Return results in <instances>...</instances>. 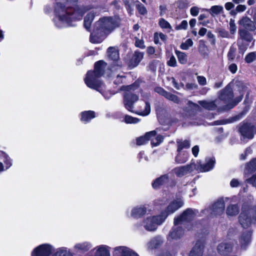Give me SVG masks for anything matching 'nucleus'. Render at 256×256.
I'll use <instances>...</instances> for the list:
<instances>
[{"label": "nucleus", "instance_id": "nucleus-1", "mask_svg": "<svg viewBox=\"0 0 256 256\" xmlns=\"http://www.w3.org/2000/svg\"><path fill=\"white\" fill-rule=\"evenodd\" d=\"M154 206L158 209H161L165 206L164 210L161 211L160 214L153 216L148 217L143 222L144 228L150 232L155 231L158 226L161 225L169 215L176 212L184 204L183 200L180 198H176L170 202L166 198H158L153 202Z\"/></svg>", "mask_w": 256, "mask_h": 256}, {"label": "nucleus", "instance_id": "nucleus-2", "mask_svg": "<svg viewBox=\"0 0 256 256\" xmlns=\"http://www.w3.org/2000/svg\"><path fill=\"white\" fill-rule=\"evenodd\" d=\"M87 10L84 8L78 6L66 8L62 4L57 2L54 6L55 17L53 20L58 28L73 26L72 22L82 20Z\"/></svg>", "mask_w": 256, "mask_h": 256}, {"label": "nucleus", "instance_id": "nucleus-3", "mask_svg": "<svg viewBox=\"0 0 256 256\" xmlns=\"http://www.w3.org/2000/svg\"><path fill=\"white\" fill-rule=\"evenodd\" d=\"M106 64L103 60H99L94 64V71H88L84 78L86 86L100 92L106 100L110 99L113 94L110 92L104 91L105 86L98 78L104 74Z\"/></svg>", "mask_w": 256, "mask_h": 256}, {"label": "nucleus", "instance_id": "nucleus-4", "mask_svg": "<svg viewBox=\"0 0 256 256\" xmlns=\"http://www.w3.org/2000/svg\"><path fill=\"white\" fill-rule=\"evenodd\" d=\"M246 91V100L248 98L249 92L246 86H242V89L239 90L240 96L235 98H234V93L232 88L227 86L224 88L220 91L218 93L219 102L220 100L224 102L226 104L222 106H219V110H230L234 108L242 99L244 92Z\"/></svg>", "mask_w": 256, "mask_h": 256}, {"label": "nucleus", "instance_id": "nucleus-5", "mask_svg": "<svg viewBox=\"0 0 256 256\" xmlns=\"http://www.w3.org/2000/svg\"><path fill=\"white\" fill-rule=\"evenodd\" d=\"M238 219L240 225L244 228H248L252 224H256V206L250 207L242 206Z\"/></svg>", "mask_w": 256, "mask_h": 256}, {"label": "nucleus", "instance_id": "nucleus-6", "mask_svg": "<svg viewBox=\"0 0 256 256\" xmlns=\"http://www.w3.org/2000/svg\"><path fill=\"white\" fill-rule=\"evenodd\" d=\"M137 88L135 85L122 86V90L125 91L124 95V104L125 108L130 112L132 110L134 104L138 100V96L134 92Z\"/></svg>", "mask_w": 256, "mask_h": 256}, {"label": "nucleus", "instance_id": "nucleus-7", "mask_svg": "<svg viewBox=\"0 0 256 256\" xmlns=\"http://www.w3.org/2000/svg\"><path fill=\"white\" fill-rule=\"evenodd\" d=\"M94 26L96 30L106 36L118 26V22L116 19L111 17L103 18L98 21Z\"/></svg>", "mask_w": 256, "mask_h": 256}, {"label": "nucleus", "instance_id": "nucleus-8", "mask_svg": "<svg viewBox=\"0 0 256 256\" xmlns=\"http://www.w3.org/2000/svg\"><path fill=\"white\" fill-rule=\"evenodd\" d=\"M224 200L223 198H220L212 204L208 208L202 210V213L203 214H210L212 216H220L224 213Z\"/></svg>", "mask_w": 256, "mask_h": 256}, {"label": "nucleus", "instance_id": "nucleus-9", "mask_svg": "<svg viewBox=\"0 0 256 256\" xmlns=\"http://www.w3.org/2000/svg\"><path fill=\"white\" fill-rule=\"evenodd\" d=\"M234 244V242L232 240H226L222 242L217 247L218 252L222 256L235 254Z\"/></svg>", "mask_w": 256, "mask_h": 256}, {"label": "nucleus", "instance_id": "nucleus-10", "mask_svg": "<svg viewBox=\"0 0 256 256\" xmlns=\"http://www.w3.org/2000/svg\"><path fill=\"white\" fill-rule=\"evenodd\" d=\"M216 160L214 157L207 158L204 164L198 162L195 164L194 162V170L201 172H208L213 169Z\"/></svg>", "mask_w": 256, "mask_h": 256}, {"label": "nucleus", "instance_id": "nucleus-11", "mask_svg": "<svg viewBox=\"0 0 256 256\" xmlns=\"http://www.w3.org/2000/svg\"><path fill=\"white\" fill-rule=\"evenodd\" d=\"M197 210L190 208L186 210L179 216L174 219V224H180L181 223L192 220L198 214Z\"/></svg>", "mask_w": 256, "mask_h": 256}, {"label": "nucleus", "instance_id": "nucleus-12", "mask_svg": "<svg viewBox=\"0 0 256 256\" xmlns=\"http://www.w3.org/2000/svg\"><path fill=\"white\" fill-rule=\"evenodd\" d=\"M194 170V162L192 160L190 164L174 168L172 170L171 172L177 177L182 178Z\"/></svg>", "mask_w": 256, "mask_h": 256}, {"label": "nucleus", "instance_id": "nucleus-13", "mask_svg": "<svg viewBox=\"0 0 256 256\" xmlns=\"http://www.w3.org/2000/svg\"><path fill=\"white\" fill-rule=\"evenodd\" d=\"M54 250V248L52 245L42 244L34 250L32 256H49Z\"/></svg>", "mask_w": 256, "mask_h": 256}, {"label": "nucleus", "instance_id": "nucleus-14", "mask_svg": "<svg viewBox=\"0 0 256 256\" xmlns=\"http://www.w3.org/2000/svg\"><path fill=\"white\" fill-rule=\"evenodd\" d=\"M254 127L248 123H241L239 124L238 132L244 138L252 139L254 137Z\"/></svg>", "mask_w": 256, "mask_h": 256}, {"label": "nucleus", "instance_id": "nucleus-15", "mask_svg": "<svg viewBox=\"0 0 256 256\" xmlns=\"http://www.w3.org/2000/svg\"><path fill=\"white\" fill-rule=\"evenodd\" d=\"M114 256H138L130 248L124 246L116 247L113 253Z\"/></svg>", "mask_w": 256, "mask_h": 256}, {"label": "nucleus", "instance_id": "nucleus-16", "mask_svg": "<svg viewBox=\"0 0 256 256\" xmlns=\"http://www.w3.org/2000/svg\"><path fill=\"white\" fill-rule=\"evenodd\" d=\"M204 248V240H198L190 252V256H202Z\"/></svg>", "mask_w": 256, "mask_h": 256}, {"label": "nucleus", "instance_id": "nucleus-17", "mask_svg": "<svg viewBox=\"0 0 256 256\" xmlns=\"http://www.w3.org/2000/svg\"><path fill=\"white\" fill-rule=\"evenodd\" d=\"M184 234V231L182 227L179 224H174L168 234V238L178 240L183 236Z\"/></svg>", "mask_w": 256, "mask_h": 256}, {"label": "nucleus", "instance_id": "nucleus-18", "mask_svg": "<svg viewBox=\"0 0 256 256\" xmlns=\"http://www.w3.org/2000/svg\"><path fill=\"white\" fill-rule=\"evenodd\" d=\"M144 53L138 50H136L129 62V66L132 68L138 65L144 58Z\"/></svg>", "mask_w": 256, "mask_h": 256}, {"label": "nucleus", "instance_id": "nucleus-19", "mask_svg": "<svg viewBox=\"0 0 256 256\" xmlns=\"http://www.w3.org/2000/svg\"><path fill=\"white\" fill-rule=\"evenodd\" d=\"M198 103L204 108L209 110H219V100H216L214 101H207V100H199Z\"/></svg>", "mask_w": 256, "mask_h": 256}, {"label": "nucleus", "instance_id": "nucleus-20", "mask_svg": "<svg viewBox=\"0 0 256 256\" xmlns=\"http://www.w3.org/2000/svg\"><path fill=\"white\" fill-rule=\"evenodd\" d=\"M0 160L4 162L6 170L10 168L12 165V160L3 151H0ZM4 170V166L2 162H0V172Z\"/></svg>", "mask_w": 256, "mask_h": 256}, {"label": "nucleus", "instance_id": "nucleus-21", "mask_svg": "<svg viewBox=\"0 0 256 256\" xmlns=\"http://www.w3.org/2000/svg\"><path fill=\"white\" fill-rule=\"evenodd\" d=\"M106 36V35L103 34L102 32L96 30L94 26V32L90 36V42L94 44L100 43L104 40Z\"/></svg>", "mask_w": 256, "mask_h": 256}, {"label": "nucleus", "instance_id": "nucleus-22", "mask_svg": "<svg viewBox=\"0 0 256 256\" xmlns=\"http://www.w3.org/2000/svg\"><path fill=\"white\" fill-rule=\"evenodd\" d=\"M252 232L250 230L244 232L240 238L242 248H244L251 242Z\"/></svg>", "mask_w": 256, "mask_h": 256}, {"label": "nucleus", "instance_id": "nucleus-23", "mask_svg": "<svg viewBox=\"0 0 256 256\" xmlns=\"http://www.w3.org/2000/svg\"><path fill=\"white\" fill-rule=\"evenodd\" d=\"M163 242L162 238L160 236H157L150 240L147 244V246L149 249H154L160 246Z\"/></svg>", "mask_w": 256, "mask_h": 256}, {"label": "nucleus", "instance_id": "nucleus-24", "mask_svg": "<svg viewBox=\"0 0 256 256\" xmlns=\"http://www.w3.org/2000/svg\"><path fill=\"white\" fill-rule=\"evenodd\" d=\"M256 170V158H252L246 164L244 170V176L248 177L251 174L255 173Z\"/></svg>", "mask_w": 256, "mask_h": 256}, {"label": "nucleus", "instance_id": "nucleus-25", "mask_svg": "<svg viewBox=\"0 0 256 256\" xmlns=\"http://www.w3.org/2000/svg\"><path fill=\"white\" fill-rule=\"evenodd\" d=\"M156 131L152 130L146 132L144 136H140L136 138V144L138 146L144 144L150 140V138L156 135Z\"/></svg>", "mask_w": 256, "mask_h": 256}, {"label": "nucleus", "instance_id": "nucleus-26", "mask_svg": "<svg viewBox=\"0 0 256 256\" xmlns=\"http://www.w3.org/2000/svg\"><path fill=\"white\" fill-rule=\"evenodd\" d=\"M146 212V208L145 206H136L132 210L131 216L134 218H139L144 216Z\"/></svg>", "mask_w": 256, "mask_h": 256}, {"label": "nucleus", "instance_id": "nucleus-27", "mask_svg": "<svg viewBox=\"0 0 256 256\" xmlns=\"http://www.w3.org/2000/svg\"><path fill=\"white\" fill-rule=\"evenodd\" d=\"M168 181V174H164L156 178L152 183L154 188H159L160 186L166 184Z\"/></svg>", "mask_w": 256, "mask_h": 256}, {"label": "nucleus", "instance_id": "nucleus-28", "mask_svg": "<svg viewBox=\"0 0 256 256\" xmlns=\"http://www.w3.org/2000/svg\"><path fill=\"white\" fill-rule=\"evenodd\" d=\"M99 13H98V14ZM96 14H97V12L96 10H93L90 12H89L84 18V26L88 30H90L91 24L92 22L94 20V17Z\"/></svg>", "mask_w": 256, "mask_h": 256}, {"label": "nucleus", "instance_id": "nucleus-29", "mask_svg": "<svg viewBox=\"0 0 256 256\" xmlns=\"http://www.w3.org/2000/svg\"><path fill=\"white\" fill-rule=\"evenodd\" d=\"M110 248L106 245H100L96 247L95 256H110L109 249Z\"/></svg>", "mask_w": 256, "mask_h": 256}, {"label": "nucleus", "instance_id": "nucleus-30", "mask_svg": "<svg viewBox=\"0 0 256 256\" xmlns=\"http://www.w3.org/2000/svg\"><path fill=\"white\" fill-rule=\"evenodd\" d=\"M242 116L243 114H240L225 120H216L213 122V125H221L228 123H232L239 120L242 118Z\"/></svg>", "mask_w": 256, "mask_h": 256}, {"label": "nucleus", "instance_id": "nucleus-31", "mask_svg": "<svg viewBox=\"0 0 256 256\" xmlns=\"http://www.w3.org/2000/svg\"><path fill=\"white\" fill-rule=\"evenodd\" d=\"M188 152L186 151L178 152L175 158V161L177 164H184L188 160Z\"/></svg>", "mask_w": 256, "mask_h": 256}, {"label": "nucleus", "instance_id": "nucleus-32", "mask_svg": "<svg viewBox=\"0 0 256 256\" xmlns=\"http://www.w3.org/2000/svg\"><path fill=\"white\" fill-rule=\"evenodd\" d=\"M108 56L110 60L113 61H116L119 58L118 50L116 47L110 46L107 50Z\"/></svg>", "mask_w": 256, "mask_h": 256}, {"label": "nucleus", "instance_id": "nucleus-33", "mask_svg": "<svg viewBox=\"0 0 256 256\" xmlns=\"http://www.w3.org/2000/svg\"><path fill=\"white\" fill-rule=\"evenodd\" d=\"M95 117V112L92 110L84 111L81 113L80 120L84 123H87Z\"/></svg>", "mask_w": 256, "mask_h": 256}, {"label": "nucleus", "instance_id": "nucleus-34", "mask_svg": "<svg viewBox=\"0 0 256 256\" xmlns=\"http://www.w3.org/2000/svg\"><path fill=\"white\" fill-rule=\"evenodd\" d=\"M92 246L90 242H86L76 244L74 248L78 252H86L88 251Z\"/></svg>", "mask_w": 256, "mask_h": 256}, {"label": "nucleus", "instance_id": "nucleus-35", "mask_svg": "<svg viewBox=\"0 0 256 256\" xmlns=\"http://www.w3.org/2000/svg\"><path fill=\"white\" fill-rule=\"evenodd\" d=\"M176 144L178 146V152H181L183 149L189 148L190 146V141L186 140H177Z\"/></svg>", "mask_w": 256, "mask_h": 256}, {"label": "nucleus", "instance_id": "nucleus-36", "mask_svg": "<svg viewBox=\"0 0 256 256\" xmlns=\"http://www.w3.org/2000/svg\"><path fill=\"white\" fill-rule=\"evenodd\" d=\"M240 24L244 27V29L250 31H254L256 28L253 22L248 18H244L240 21Z\"/></svg>", "mask_w": 256, "mask_h": 256}, {"label": "nucleus", "instance_id": "nucleus-37", "mask_svg": "<svg viewBox=\"0 0 256 256\" xmlns=\"http://www.w3.org/2000/svg\"><path fill=\"white\" fill-rule=\"evenodd\" d=\"M52 256H72V254L68 248L62 247L56 249Z\"/></svg>", "mask_w": 256, "mask_h": 256}, {"label": "nucleus", "instance_id": "nucleus-38", "mask_svg": "<svg viewBox=\"0 0 256 256\" xmlns=\"http://www.w3.org/2000/svg\"><path fill=\"white\" fill-rule=\"evenodd\" d=\"M238 34L242 39L247 42H250L252 40V35L246 29H240Z\"/></svg>", "mask_w": 256, "mask_h": 256}, {"label": "nucleus", "instance_id": "nucleus-39", "mask_svg": "<svg viewBox=\"0 0 256 256\" xmlns=\"http://www.w3.org/2000/svg\"><path fill=\"white\" fill-rule=\"evenodd\" d=\"M226 212L230 216H236L239 212V208L237 204H230L228 206Z\"/></svg>", "mask_w": 256, "mask_h": 256}, {"label": "nucleus", "instance_id": "nucleus-40", "mask_svg": "<svg viewBox=\"0 0 256 256\" xmlns=\"http://www.w3.org/2000/svg\"><path fill=\"white\" fill-rule=\"evenodd\" d=\"M156 132L158 129L156 130ZM164 137L163 136L160 134H157V132L156 133V135L155 136H153L150 138V140L151 141V144L152 146H158L160 143L163 142Z\"/></svg>", "mask_w": 256, "mask_h": 256}, {"label": "nucleus", "instance_id": "nucleus-41", "mask_svg": "<svg viewBox=\"0 0 256 256\" xmlns=\"http://www.w3.org/2000/svg\"><path fill=\"white\" fill-rule=\"evenodd\" d=\"M175 52L180 64H184L187 62L188 58L186 53L178 50H176Z\"/></svg>", "mask_w": 256, "mask_h": 256}, {"label": "nucleus", "instance_id": "nucleus-42", "mask_svg": "<svg viewBox=\"0 0 256 256\" xmlns=\"http://www.w3.org/2000/svg\"><path fill=\"white\" fill-rule=\"evenodd\" d=\"M212 16L220 14L223 10V7L221 6H214L210 9L206 10Z\"/></svg>", "mask_w": 256, "mask_h": 256}, {"label": "nucleus", "instance_id": "nucleus-43", "mask_svg": "<svg viewBox=\"0 0 256 256\" xmlns=\"http://www.w3.org/2000/svg\"><path fill=\"white\" fill-rule=\"evenodd\" d=\"M150 112V104L147 102H144V110H140L139 112H136L135 113L136 114L142 116H148Z\"/></svg>", "mask_w": 256, "mask_h": 256}, {"label": "nucleus", "instance_id": "nucleus-44", "mask_svg": "<svg viewBox=\"0 0 256 256\" xmlns=\"http://www.w3.org/2000/svg\"><path fill=\"white\" fill-rule=\"evenodd\" d=\"M166 99L172 101L174 103L178 104L180 102V98L176 95L173 94L169 92H167L164 96Z\"/></svg>", "mask_w": 256, "mask_h": 256}, {"label": "nucleus", "instance_id": "nucleus-45", "mask_svg": "<svg viewBox=\"0 0 256 256\" xmlns=\"http://www.w3.org/2000/svg\"><path fill=\"white\" fill-rule=\"evenodd\" d=\"M140 121L139 119L128 115H126L124 117V122L126 124H136Z\"/></svg>", "mask_w": 256, "mask_h": 256}, {"label": "nucleus", "instance_id": "nucleus-46", "mask_svg": "<svg viewBox=\"0 0 256 256\" xmlns=\"http://www.w3.org/2000/svg\"><path fill=\"white\" fill-rule=\"evenodd\" d=\"M193 44V42L190 38L188 39L180 45V48L184 50H187Z\"/></svg>", "mask_w": 256, "mask_h": 256}, {"label": "nucleus", "instance_id": "nucleus-47", "mask_svg": "<svg viewBox=\"0 0 256 256\" xmlns=\"http://www.w3.org/2000/svg\"><path fill=\"white\" fill-rule=\"evenodd\" d=\"M256 58V54L254 52L248 54L245 57V60L247 63L252 62Z\"/></svg>", "mask_w": 256, "mask_h": 256}, {"label": "nucleus", "instance_id": "nucleus-48", "mask_svg": "<svg viewBox=\"0 0 256 256\" xmlns=\"http://www.w3.org/2000/svg\"><path fill=\"white\" fill-rule=\"evenodd\" d=\"M126 76L124 75H117L116 78L114 80V84L116 85H119L124 82Z\"/></svg>", "mask_w": 256, "mask_h": 256}, {"label": "nucleus", "instance_id": "nucleus-49", "mask_svg": "<svg viewBox=\"0 0 256 256\" xmlns=\"http://www.w3.org/2000/svg\"><path fill=\"white\" fill-rule=\"evenodd\" d=\"M136 8L141 14L144 15L146 14L147 10L146 7L141 3L138 2V4H136Z\"/></svg>", "mask_w": 256, "mask_h": 256}, {"label": "nucleus", "instance_id": "nucleus-50", "mask_svg": "<svg viewBox=\"0 0 256 256\" xmlns=\"http://www.w3.org/2000/svg\"><path fill=\"white\" fill-rule=\"evenodd\" d=\"M159 24L162 28H170L171 26L170 24L164 18H160L159 20Z\"/></svg>", "mask_w": 256, "mask_h": 256}, {"label": "nucleus", "instance_id": "nucleus-51", "mask_svg": "<svg viewBox=\"0 0 256 256\" xmlns=\"http://www.w3.org/2000/svg\"><path fill=\"white\" fill-rule=\"evenodd\" d=\"M188 26V24L187 21L183 20L180 24L176 26V30H186Z\"/></svg>", "mask_w": 256, "mask_h": 256}, {"label": "nucleus", "instance_id": "nucleus-52", "mask_svg": "<svg viewBox=\"0 0 256 256\" xmlns=\"http://www.w3.org/2000/svg\"><path fill=\"white\" fill-rule=\"evenodd\" d=\"M167 64L170 66L175 67L176 66V60L173 55L170 56V60L167 62Z\"/></svg>", "mask_w": 256, "mask_h": 256}, {"label": "nucleus", "instance_id": "nucleus-53", "mask_svg": "<svg viewBox=\"0 0 256 256\" xmlns=\"http://www.w3.org/2000/svg\"><path fill=\"white\" fill-rule=\"evenodd\" d=\"M135 46H136L142 49H144L145 48L144 40H140L138 38L136 39Z\"/></svg>", "mask_w": 256, "mask_h": 256}, {"label": "nucleus", "instance_id": "nucleus-54", "mask_svg": "<svg viewBox=\"0 0 256 256\" xmlns=\"http://www.w3.org/2000/svg\"><path fill=\"white\" fill-rule=\"evenodd\" d=\"M230 30L232 34H234L236 32V26L235 24L234 21L230 19Z\"/></svg>", "mask_w": 256, "mask_h": 256}, {"label": "nucleus", "instance_id": "nucleus-55", "mask_svg": "<svg viewBox=\"0 0 256 256\" xmlns=\"http://www.w3.org/2000/svg\"><path fill=\"white\" fill-rule=\"evenodd\" d=\"M158 62L157 60L152 61L148 65V68L152 72L156 71Z\"/></svg>", "mask_w": 256, "mask_h": 256}, {"label": "nucleus", "instance_id": "nucleus-56", "mask_svg": "<svg viewBox=\"0 0 256 256\" xmlns=\"http://www.w3.org/2000/svg\"><path fill=\"white\" fill-rule=\"evenodd\" d=\"M236 49L233 48H231L228 52V56L229 60H234L235 56Z\"/></svg>", "mask_w": 256, "mask_h": 256}, {"label": "nucleus", "instance_id": "nucleus-57", "mask_svg": "<svg viewBox=\"0 0 256 256\" xmlns=\"http://www.w3.org/2000/svg\"><path fill=\"white\" fill-rule=\"evenodd\" d=\"M218 34L222 38H228L229 36L228 32L224 29H220Z\"/></svg>", "mask_w": 256, "mask_h": 256}, {"label": "nucleus", "instance_id": "nucleus-58", "mask_svg": "<svg viewBox=\"0 0 256 256\" xmlns=\"http://www.w3.org/2000/svg\"><path fill=\"white\" fill-rule=\"evenodd\" d=\"M178 4L180 8H184L188 6L189 2L188 0H180Z\"/></svg>", "mask_w": 256, "mask_h": 256}, {"label": "nucleus", "instance_id": "nucleus-59", "mask_svg": "<svg viewBox=\"0 0 256 256\" xmlns=\"http://www.w3.org/2000/svg\"><path fill=\"white\" fill-rule=\"evenodd\" d=\"M197 80L200 85L204 86L206 84V78L203 76H198Z\"/></svg>", "mask_w": 256, "mask_h": 256}, {"label": "nucleus", "instance_id": "nucleus-60", "mask_svg": "<svg viewBox=\"0 0 256 256\" xmlns=\"http://www.w3.org/2000/svg\"><path fill=\"white\" fill-rule=\"evenodd\" d=\"M155 92L159 94H160L165 96L167 92L166 91L164 88H160V87H157L155 88Z\"/></svg>", "mask_w": 256, "mask_h": 256}, {"label": "nucleus", "instance_id": "nucleus-61", "mask_svg": "<svg viewBox=\"0 0 256 256\" xmlns=\"http://www.w3.org/2000/svg\"><path fill=\"white\" fill-rule=\"evenodd\" d=\"M190 14L194 16H196L199 12V8L196 6H193L190 10Z\"/></svg>", "mask_w": 256, "mask_h": 256}, {"label": "nucleus", "instance_id": "nucleus-62", "mask_svg": "<svg viewBox=\"0 0 256 256\" xmlns=\"http://www.w3.org/2000/svg\"><path fill=\"white\" fill-rule=\"evenodd\" d=\"M240 184V182L237 179L233 178L230 182V186L232 188L238 187Z\"/></svg>", "mask_w": 256, "mask_h": 256}, {"label": "nucleus", "instance_id": "nucleus-63", "mask_svg": "<svg viewBox=\"0 0 256 256\" xmlns=\"http://www.w3.org/2000/svg\"><path fill=\"white\" fill-rule=\"evenodd\" d=\"M228 69L232 73L235 74L238 70L237 66L235 64H232L229 66Z\"/></svg>", "mask_w": 256, "mask_h": 256}, {"label": "nucleus", "instance_id": "nucleus-64", "mask_svg": "<svg viewBox=\"0 0 256 256\" xmlns=\"http://www.w3.org/2000/svg\"><path fill=\"white\" fill-rule=\"evenodd\" d=\"M193 155L196 157L199 152V147L198 146H194L192 150Z\"/></svg>", "mask_w": 256, "mask_h": 256}]
</instances>
